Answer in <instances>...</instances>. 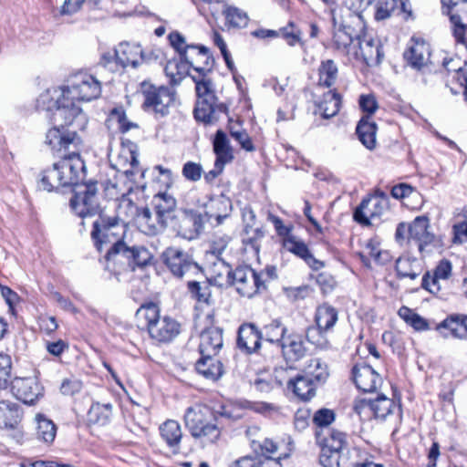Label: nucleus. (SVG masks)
<instances>
[{"label":"nucleus","instance_id":"e433bc0d","mask_svg":"<svg viewBox=\"0 0 467 467\" xmlns=\"http://www.w3.org/2000/svg\"><path fill=\"white\" fill-rule=\"evenodd\" d=\"M143 60V53L140 45L120 43L119 49V63L123 67H138Z\"/></svg>","mask_w":467,"mask_h":467},{"label":"nucleus","instance_id":"9b49d317","mask_svg":"<svg viewBox=\"0 0 467 467\" xmlns=\"http://www.w3.org/2000/svg\"><path fill=\"white\" fill-rule=\"evenodd\" d=\"M264 275L248 265H240L234 270L230 285L235 286L242 296L252 297L265 288Z\"/></svg>","mask_w":467,"mask_h":467},{"label":"nucleus","instance_id":"58836bf2","mask_svg":"<svg viewBox=\"0 0 467 467\" xmlns=\"http://www.w3.org/2000/svg\"><path fill=\"white\" fill-rule=\"evenodd\" d=\"M301 373L317 386L325 383L329 376L327 365L318 358L309 359Z\"/></svg>","mask_w":467,"mask_h":467},{"label":"nucleus","instance_id":"a18cd8bd","mask_svg":"<svg viewBox=\"0 0 467 467\" xmlns=\"http://www.w3.org/2000/svg\"><path fill=\"white\" fill-rule=\"evenodd\" d=\"M36 437L38 441L50 444L55 440L57 434V426L45 415L37 414L36 416Z\"/></svg>","mask_w":467,"mask_h":467},{"label":"nucleus","instance_id":"412c9836","mask_svg":"<svg viewBox=\"0 0 467 467\" xmlns=\"http://www.w3.org/2000/svg\"><path fill=\"white\" fill-rule=\"evenodd\" d=\"M262 339L263 332L254 324L247 323L239 327L237 347L241 351L246 354L257 352Z\"/></svg>","mask_w":467,"mask_h":467},{"label":"nucleus","instance_id":"6e6d98bb","mask_svg":"<svg viewBox=\"0 0 467 467\" xmlns=\"http://www.w3.org/2000/svg\"><path fill=\"white\" fill-rule=\"evenodd\" d=\"M117 125V108H113L110 110V114L105 121V127L109 132V147H108V158L112 169H117V165L113 162L112 154L114 151V140H115V126Z\"/></svg>","mask_w":467,"mask_h":467},{"label":"nucleus","instance_id":"49530a36","mask_svg":"<svg viewBox=\"0 0 467 467\" xmlns=\"http://www.w3.org/2000/svg\"><path fill=\"white\" fill-rule=\"evenodd\" d=\"M20 418L19 408L16 404L1 400L0 401V427L14 429Z\"/></svg>","mask_w":467,"mask_h":467},{"label":"nucleus","instance_id":"0eeeda50","mask_svg":"<svg viewBox=\"0 0 467 467\" xmlns=\"http://www.w3.org/2000/svg\"><path fill=\"white\" fill-rule=\"evenodd\" d=\"M86 166L78 150H72L65 154L52 166V172L56 174L57 182L61 187L80 185L85 179Z\"/></svg>","mask_w":467,"mask_h":467},{"label":"nucleus","instance_id":"f257e3e1","mask_svg":"<svg viewBox=\"0 0 467 467\" xmlns=\"http://www.w3.org/2000/svg\"><path fill=\"white\" fill-rule=\"evenodd\" d=\"M119 161L130 164L132 170H124L119 180L122 182L121 196L119 198V210L121 211V220L124 225L134 223L139 230L148 235L156 234L166 224L161 223L158 216L152 215L149 208L140 209L143 199V187L139 186L131 177L134 176V170H138V147L128 140H122L121 151L119 155Z\"/></svg>","mask_w":467,"mask_h":467},{"label":"nucleus","instance_id":"c03bdc74","mask_svg":"<svg viewBox=\"0 0 467 467\" xmlns=\"http://www.w3.org/2000/svg\"><path fill=\"white\" fill-rule=\"evenodd\" d=\"M135 317L139 326L145 327L148 330L161 317L159 306L153 302L141 305L136 311Z\"/></svg>","mask_w":467,"mask_h":467},{"label":"nucleus","instance_id":"2eb2a0df","mask_svg":"<svg viewBox=\"0 0 467 467\" xmlns=\"http://www.w3.org/2000/svg\"><path fill=\"white\" fill-rule=\"evenodd\" d=\"M430 227V219L425 215L417 216L409 224V240L416 244L421 254L431 253L436 247L437 240Z\"/></svg>","mask_w":467,"mask_h":467},{"label":"nucleus","instance_id":"a878e982","mask_svg":"<svg viewBox=\"0 0 467 467\" xmlns=\"http://www.w3.org/2000/svg\"><path fill=\"white\" fill-rule=\"evenodd\" d=\"M283 247L303 259L311 268L318 270L324 266V264L316 259L305 242L297 236L292 234L283 239Z\"/></svg>","mask_w":467,"mask_h":467},{"label":"nucleus","instance_id":"dca6fc26","mask_svg":"<svg viewBox=\"0 0 467 467\" xmlns=\"http://www.w3.org/2000/svg\"><path fill=\"white\" fill-rule=\"evenodd\" d=\"M354 50L357 56H350L349 60H359L369 67L379 65L384 57L380 40L366 34H359Z\"/></svg>","mask_w":467,"mask_h":467},{"label":"nucleus","instance_id":"6ab92c4d","mask_svg":"<svg viewBox=\"0 0 467 467\" xmlns=\"http://www.w3.org/2000/svg\"><path fill=\"white\" fill-rule=\"evenodd\" d=\"M11 391L25 404H34L43 396V387L35 377L14 379L11 382Z\"/></svg>","mask_w":467,"mask_h":467},{"label":"nucleus","instance_id":"c9c22d12","mask_svg":"<svg viewBox=\"0 0 467 467\" xmlns=\"http://www.w3.org/2000/svg\"><path fill=\"white\" fill-rule=\"evenodd\" d=\"M395 10L410 15L409 0H379L377 4L375 19L378 21L389 18Z\"/></svg>","mask_w":467,"mask_h":467},{"label":"nucleus","instance_id":"f03ea898","mask_svg":"<svg viewBox=\"0 0 467 467\" xmlns=\"http://www.w3.org/2000/svg\"><path fill=\"white\" fill-rule=\"evenodd\" d=\"M36 108L45 111L46 118L54 125H75L77 129L84 130L88 124L81 108L68 100L65 87L46 89L37 98Z\"/></svg>","mask_w":467,"mask_h":467},{"label":"nucleus","instance_id":"20e7f679","mask_svg":"<svg viewBox=\"0 0 467 467\" xmlns=\"http://www.w3.org/2000/svg\"><path fill=\"white\" fill-rule=\"evenodd\" d=\"M206 74L203 72L199 77L192 76L198 98L193 113L196 120L213 124L219 120L221 115H227L228 109L225 104L219 102L214 84Z\"/></svg>","mask_w":467,"mask_h":467},{"label":"nucleus","instance_id":"ddd939ff","mask_svg":"<svg viewBox=\"0 0 467 467\" xmlns=\"http://www.w3.org/2000/svg\"><path fill=\"white\" fill-rule=\"evenodd\" d=\"M161 257L171 273L178 278L200 271V267L192 256L180 248L168 247L162 253Z\"/></svg>","mask_w":467,"mask_h":467},{"label":"nucleus","instance_id":"1a4fd4ad","mask_svg":"<svg viewBox=\"0 0 467 467\" xmlns=\"http://www.w3.org/2000/svg\"><path fill=\"white\" fill-rule=\"evenodd\" d=\"M97 192L96 182L77 185L73 189V196L70 199V207L73 212L81 218L99 215L103 213L99 208Z\"/></svg>","mask_w":467,"mask_h":467},{"label":"nucleus","instance_id":"f704fd0d","mask_svg":"<svg viewBox=\"0 0 467 467\" xmlns=\"http://www.w3.org/2000/svg\"><path fill=\"white\" fill-rule=\"evenodd\" d=\"M233 270L223 259L217 258L208 267L209 280L218 286L230 285Z\"/></svg>","mask_w":467,"mask_h":467},{"label":"nucleus","instance_id":"e2e57ef3","mask_svg":"<svg viewBox=\"0 0 467 467\" xmlns=\"http://www.w3.org/2000/svg\"><path fill=\"white\" fill-rule=\"evenodd\" d=\"M340 453L331 449L321 448L319 462L324 467H339Z\"/></svg>","mask_w":467,"mask_h":467},{"label":"nucleus","instance_id":"4c0bfd02","mask_svg":"<svg viewBox=\"0 0 467 467\" xmlns=\"http://www.w3.org/2000/svg\"><path fill=\"white\" fill-rule=\"evenodd\" d=\"M404 57L410 66L420 68L429 60L430 47L424 41H415L404 53Z\"/></svg>","mask_w":467,"mask_h":467},{"label":"nucleus","instance_id":"5fc2aeb1","mask_svg":"<svg viewBox=\"0 0 467 467\" xmlns=\"http://www.w3.org/2000/svg\"><path fill=\"white\" fill-rule=\"evenodd\" d=\"M395 407L394 401L384 395H379L372 400V417L384 420L389 415Z\"/></svg>","mask_w":467,"mask_h":467},{"label":"nucleus","instance_id":"423d86ee","mask_svg":"<svg viewBox=\"0 0 467 467\" xmlns=\"http://www.w3.org/2000/svg\"><path fill=\"white\" fill-rule=\"evenodd\" d=\"M140 90L143 98L141 107L144 111L152 114L156 119L170 114L176 99V93L172 88L143 81L140 83Z\"/></svg>","mask_w":467,"mask_h":467},{"label":"nucleus","instance_id":"9d476101","mask_svg":"<svg viewBox=\"0 0 467 467\" xmlns=\"http://www.w3.org/2000/svg\"><path fill=\"white\" fill-rule=\"evenodd\" d=\"M337 311L328 304L319 306L316 312L315 320L317 327H308L306 331L307 340L317 348L326 349L329 342L323 337V334L331 330L337 321Z\"/></svg>","mask_w":467,"mask_h":467},{"label":"nucleus","instance_id":"b1692460","mask_svg":"<svg viewBox=\"0 0 467 467\" xmlns=\"http://www.w3.org/2000/svg\"><path fill=\"white\" fill-rule=\"evenodd\" d=\"M150 337L159 343H169L181 332L180 323L168 316L161 317L148 330Z\"/></svg>","mask_w":467,"mask_h":467},{"label":"nucleus","instance_id":"603ef678","mask_svg":"<svg viewBox=\"0 0 467 467\" xmlns=\"http://www.w3.org/2000/svg\"><path fill=\"white\" fill-rule=\"evenodd\" d=\"M396 271L400 278L409 277L414 280L420 275L416 260L409 257H400L396 261Z\"/></svg>","mask_w":467,"mask_h":467},{"label":"nucleus","instance_id":"37998d69","mask_svg":"<svg viewBox=\"0 0 467 467\" xmlns=\"http://www.w3.org/2000/svg\"><path fill=\"white\" fill-rule=\"evenodd\" d=\"M341 106V98L335 90L324 94L322 100L317 104V110L324 119L336 116Z\"/></svg>","mask_w":467,"mask_h":467},{"label":"nucleus","instance_id":"4be33fe9","mask_svg":"<svg viewBox=\"0 0 467 467\" xmlns=\"http://www.w3.org/2000/svg\"><path fill=\"white\" fill-rule=\"evenodd\" d=\"M126 235L119 239V254L127 259L128 265L131 270L136 267L147 265L151 259V254L148 249L140 245L129 244L126 242Z\"/></svg>","mask_w":467,"mask_h":467},{"label":"nucleus","instance_id":"5701e85b","mask_svg":"<svg viewBox=\"0 0 467 467\" xmlns=\"http://www.w3.org/2000/svg\"><path fill=\"white\" fill-rule=\"evenodd\" d=\"M353 379L358 389L364 392H373L381 384L379 374L369 365L357 364L353 369Z\"/></svg>","mask_w":467,"mask_h":467},{"label":"nucleus","instance_id":"79ce46f5","mask_svg":"<svg viewBox=\"0 0 467 467\" xmlns=\"http://www.w3.org/2000/svg\"><path fill=\"white\" fill-rule=\"evenodd\" d=\"M196 362V370L207 379H218L223 373V364L213 356L201 355Z\"/></svg>","mask_w":467,"mask_h":467},{"label":"nucleus","instance_id":"6e6552de","mask_svg":"<svg viewBox=\"0 0 467 467\" xmlns=\"http://www.w3.org/2000/svg\"><path fill=\"white\" fill-rule=\"evenodd\" d=\"M67 99L78 105L81 101H91L101 94V82L87 72H78L64 86Z\"/></svg>","mask_w":467,"mask_h":467},{"label":"nucleus","instance_id":"338daca9","mask_svg":"<svg viewBox=\"0 0 467 467\" xmlns=\"http://www.w3.org/2000/svg\"><path fill=\"white\" fill-rule=\"evenodd\" d=\"M202 171L201 164L193 161H187L182 167V173L186 180L197 182L201 179Z\"/></svg>","mask_w":467,"mask_h":467},{"label":"nucleus","instance_id":"4468645a","mask_svg":"<svg viewBox=\"0 0 467 467\" xmlns=\"http://www.w3.org/2000/svg\"><path fill=\"white\" fill-rule=\"evenodd\" d=\"M169 40L171 47L178 52L181 57L193 58L194 53L197 57L204 59V66H197L194 70L198 73L210 72L213 65V59L209 52V49L204 46L187 45L185 37L177 31L171 32L169 35Z\"/></svg>","mask_w":467,"mask_h":467},{"label":"nucleus","instance_id":"a19ab883","mask_svg":"<svg viewBox=\"0 0 467 467\" xmlns=\"http://www.w3.org/2000/svg\"><path fill=\"white\" fill-rule=\"evenodd\" d=\"M357 135L361 143L368 150L376 147L377 125L369 119L368 116L363 117L356 129Z\"/></svg>","mask_w":467,"mask_h":467},{"label":"nucleus","instance_id":"4d7b16f0","mask_svg":"<svg viewBox=\"0 0 467 467\" xmlns=\"http://www.w3.org/2000/svg\"><path fill=\"white\" fill-rule=\"evenodd\" d=\"M188 290L192 296L199 302L210 304L211 289L206 283L202 284L196 281H189Z\"/></svg>","mask_w":467,"mask_h":467},{"label":"nucleus","instance_id":"cd10ccee","mask_svg":"<svg viewBox=\"0 0 467 467\" xmlns=\"http://www.w3.org/2000/svg\"><path fill=\"white\" fill-rule=\"evenodd\" d=\"M223 330L216 327L204 329L200 335L201 355L215 356L223 347Z\"/></svg>","mask_w":467,"mask_h":467},{"label":"nucleus","instance_id":"8fccbe9b","mask_svg":"<svg viewBox=\"0 0 467 467\" xmlns=\"http://www.w3.org/2000/svg\"><path fill=\"white\" fill-rule=\"evenodd\" d=\"M160 431L162 439L170 447L179 445L182 432L178 421L173 420H166L161 427Z\"/></svg>","mask_w":467,"mask_h":467},{"label":"nucleus","instance_id":"a211bd4d","mask_svg":"<svg viewBox=\"0 0 467 467\" xmlns=\"http://www.w3.org/2000/svg\"><path fill=\"white\" fill-rule=\"evenodd\" d=\"M334 26H336V19L333 18ZM359 32L349 25L341 24L338 27H335L332 47L340 55L348 57L357 56L355 49L356 42L359 36Z\"/></svg>","mask_w":467,"mask_h":467},{"label":"nucleus","instance_id":"774afa93","mask_svg":"<svg viewBox=\"0 0 467 467\" xmlns=\"http://www.w3.org/2000/svg\"><path fill=\"white\" fill-rule=\"evenodd\" d=\"M252 447L254 452L263 457L268 456L267 454L275 453L277 451V445L269 439H265L264 441H252Z\"/></svg>","mask_w":467,"mask_h":467},{"label":"nucleus","instance_id":"bf43d9fd","mask_svg":"<svg viewBox=\"0 0 467 467\" xmlns=\"http://www.w3.org/2000/svg\"><path fill=\"white\" fill-rule=\"evenodd\" d=\"M382 252L377 244L372 241H368L366 244L365 250L360 254L362 262L367 265H370V260H374L376 263L381 264L384 262L382 258Z\"/></svg>","mask_w":467,"mask_h":467},{"label":"nucleus","instance_id":"052dcab7","mask_svg":"<svg viewBox=\"0 0 467 467\" xmlns=\"http://www.w3.org/2000/svg\"><path fill=\"white\" fill-rule=\"evenodd\" d=\"M230 135L240 144L243 150L249 152L255 150V147L252 141L251 137L244 130H237L234 127H230Z\"/></svg>","mask_w":467,"mask_h":467},{"label":"nucleus","instance_id":"3c124183","mask_svg":"<svg viewBox=\"0 0 467 467\" xmlns=\"http://www.w3.org/2000/svg\"><path fill=\"white\" fill-rule=\"evenodd\" d=\"M112 415L111 404H100L99 402L91 405L88 411V421L90 424L105 425Z\"/></svg>","mask_w":467,"mask_h":467},{"label":"nucleus","instance_id":"13d9d810","mask_svg":"<svg viewBox=\"0 0 467 467\" xmlns=\"http://www.w3.org/2000/svg\"><path fill=\"white\" fill-rule=\"evenodd\" d=\"M36 187L40 191H46L48 192L61 187V185H58V182H57L56 174H53L52 172V167L45 170L40 174Z\"/></svg>","mask_w":467,"mask_h":467},{"label":"nucleus","instance_id":"7ed1b4c3","mask_svg":"<svg viewBox=\"0 0 467 467\" xmlns=\"http://www.w3.org/2000/svg\"><path fill=\"white\" fill-rule=\"evenodd\" d=\"M90 234L99 252L109 247L100 262L104 265V270L109 273V277L111 278L116 275L117 269V216H107L104 213H100L93 222Z\"/></svg>","mask_w":467,"mask_h":467},{"label":"nucleus","instance_id":"39448f33","mask_svg":"<svg viewBox=\"0 0 467 467\" xmlns=\"http://www.w3.org/2000/svg\"><path fill=\"white\" fill-rule=\"evenodd\" d=\"M185 427L202 444L214 443L221 436V430L210 408L202 405L189 407L184 414Z\"/></svg>","mask_w":467,"mask_h":467},{"label":"nucleus","instance_id":"c756f323","mask_svg":"<svg viewBox=\"0 0 467 467\" xmlns=\"http://www.w3.org/2000/svg\"><path fill=\"white\" fill-rule=\"evenodd\" d=\"M206 215L209 219L214 218L217 224H221L227 218L233 209L232 201L225 195H219L210 199L205 206Z\"/></svg>","mask_w":467,"mask_h":467},{"label":"nucleus","instance_id":"bb28decb","mask_svg":"<svg viewBox=\"0 0 467 467\" xmlns=\"http://www.w3.org/2000/svg\"><path fill=\"white\" fill-rule=\"evenodd\" d=\"M437 329L444 337L464 339L467 337V315H451L438 325Z\"/></svg>","mask_w":467,"mask_h":467},{"label":"nucleus","instance_id":"c85d7f7f","mask_svg":"<svg viewBox=\"0 0 467 467\" xmlns=\"http://www.w3.org/2000/svg\"><path fill=\"white\" fill-rule=\"evenodd\" d=\"M451 274V264L448 260H441L436 268L433 275L427 272L421 281V286L431 294H438L441 290L440 280H447Z\"/></svg>","mask_w":467,"mask_h":467},{"label":"nucleus","instance_id":"7c9ffc66","mask_svg":"<svg viewBox=\"0 0 467 467\" xmlns=\"http://www.w3.org/2000/svg\"><path fill=\"white\" fill-rule=\"evenodd\" d=\"M194 57L186 59L179 56V58L167 62L164 71L171 83L179 84L189 74L191 67H194Z\"/></svg>","mask_w":467,"mask_h":467},{"label":"nucleus","instance_id":"0e129e2a","mask_svg":"<svg viewBox=\"0 0 467 467\" xmlns=\"http://www.w3.org/2000/svg\"><path fill=\"white\" fill-rule=\"evenodd\" d=\"M208 220L210 219L209 216L206 215V213L204 214L197 213H190L185 219V223H191L193 227V233L189 236V238L192 239L194 236H197L202 230L205 222Z\"/></svg>","mask_w":467,"mask_h":467},{"label":"nucleus","instance_id":"09e8293b","mask_svg":"<svg viewBox=\"0 0 467 467\" xmlns=\"http://www.w3.org/2000/svg\"><path fill=\"white\" fill-rule=\"evenodd\" d=\"M262 332L263 337H265L266 341L276 344L279 347L283 338L289 331L279 319H275L268 325H265Z\"/></svg>","mask_w":467,"mask_h":467},{"label":"nucleus","instance_id":"680f3d73","mask_svg":"<svg viewBox=\"0 0 467 467\" xmlns=\"http://www.w3.org/2000/svg\"><path fill=\"white\" fill-rule=\"evenodd\" d=\"M12 360L11 357L0 353V389H5L11 377Z\"/></svg>","mask_w":467,"mask_h":467},{"label":"nucleus","instance_id":"aec40b11","mask_svg":"<svg viewBox=\"0 0 467 467\" xmlns=\"http://www.w3.org/2000/svg\"><path fill=\"white\" fill-rule=\"evenodd\" d=\"M283 358L287 364H294L302 359L307 348L304 341V336L295 331L288 332L279 346Z\"/></svg>","mask_w":467,"mask_h":467},{"label":"nucleus","instance_id":"2f4dec72","mask_svg":"<svg viewBox=\"0 0 467 467\" xmlns=\"http://www.w3.org/2000/svg\"><path fill=\"white\" fill-rule=\"evenodd\" d=\"M213 150L216 154L215 167L223 169V166L234 159L233 150L226 134L218 130L213 140Z\"/></svg>","mask_w":467,"mask_h":467},{"label":"nucleus","instance_id":"393cba45","mask_svg":"<svg viewBox=\"0 0 467 467\" xmlns=\"http://www.w3.org/2000/svg\"><path fill=\"white\" fill-rule=\"evenodd\" d=\"M454 11H448L452 25V34L457 43L467 47V0L453 4Z\"/></svg>","mask_w":467,"mask_h":467},{"label":"nucleus","instance_id":"ea45409f","mask_svg":"<svg viewBox=\"0 0 467 467\" xmlns=\"http://www.w3.org/2000/svg\"><path fill=\"white\" fill-rule=\"evenodd\" d=\"M222 14L225 18L224 26L227 29L244 28L247 26L250 20L246 12L227 4H224Z\"/></svg>","mask_w":467,"mask_h":467},{"label":"nucleus","instance_id":"473e14b6","mask_svg":"<svg viewBox=\"0 0 467 467\" xmlns=\"http://www.w3.org/2000/svg\"><path fill=\"white\" fill-rule=\"evenodd\" d=\"M155 215L161 223H167V218L176 208L175 198L167 192H159L151 201Z\"/></svg>","mask_w":467,"mask_h":467},{"label":"nucleus","instance_id":"f3484780","mask_svg":"<svg viewBox=\"0 0 467 467\" xmlns=\"http://www.w3.org/2000/svg\"><path fill=\"white\" fill-rule=\"evenodd\" d=\"M388 208V198L368 197L354 211V219L360 224L369 225L372 220L379 219Z\"/></svg>","mask_w":467,"mask_h":467},{"label":"nucleus","instance_id":"de8ad7c7","mask_svg":"<svg viewBox=\"0 0 467 467\" xmlns=\"http://www.w3.org/2000/svg\"><path fill=\"white\" fill-rule=\"evenodd\" d=\"M338 75V68L334 60H323L318 68V85L330 88L332 87Z\"/></svg>","mask_w":467,"mask_h":467},{"label":"nucleus","instance_id":"864d4df0","mask_svg":"<svg viewBox=\"0 0 467 467\" xmlns=\"http://www.w3.org/2000/svg\"><path fill=\"white\" fill-rule=\"evenodd\" d=\"M321 444L322 448L341 452L347 444L346 434L337 430H327V433L323 437Z\"/></svg>","mask_w":467,"mask_h":467},{"label":"nucleus","instance_id":"69168bd1","mask_svg":"<svg viewBox=\"0 0 467 467\" xmlns=\"http://www.w3.org/2000/svg\"><path fill=\"white\" fill-rule=\"evenodd\" d=\"M353 410L361 420L370 419L372 417V400L357 399Z\"/></svg>","mask_w":467,"mask_h":467},{"label":"nucleus","instance_id":"f8f14e48","mask_svg":"<svg viewBox=\"0 0 467 467\" xmlns=\"http://www.w3.org/2000/svg\"><path fill=\"white\" fill-rule=\"evenodd\" d=\"M78 130H80L77 129L75 125H54L47 130L45 143L57 151L78 150L81 140Z\"/></svg>","mask_w":467,"mask_h":467},{"label":"nucleus","instance_id":"72a5a7b5","mask_svg":"<svg viewBox=\"0 0 467 467\" xmlns=\"http://www.w3.org/2000/svg\"><path fill=\"white\" fill-rule=\"evenodd\" d=\"M317 385L303 373L297 374L287 382V389L303 400H308L316 394Z\"/></svg>","mask_w":467,"mask_h":467}]
</instances>
